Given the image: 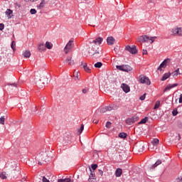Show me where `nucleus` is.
Masks as SVG:
<instances>
[{"label":"nucleus","mask_w":182,"mask_h":182,"mask_svg":"<svg viewBox=\"0 0 182 182\" xmlns=\"http://www.w3.org/2000/svg\"><path fill=\"white\" fill-rule=\"evenodd\" d=\"M88 53L92 56V59H99L103 56V50L97 45H92Z\"/></svg>","instance_id":"nucleus-1"},{"label":"nucleus","mask_w":182,"mask_h":182,"mask_svg":"<svg viewBox=\"0 0 182 182\" xmlns=\"http://www.w3.org/2000/svg\"><path fill=\"white\" fill-rule=\"evenodd\" d=\"M156 39H157V37L156 36L150 38L146 35H144L138 38V42L144 43V42H149V41H151V43H153V42H154Z\"/></svg>","instance_id":"nucleus-2"},{"label":"nucleus","mask_w":182,"mask_h":182,"mask_svg":"<svg viewBox=\"0 0 182 182\" xmlns=\"http://www.w3.org/2000/svg\"><path fill=\"white\" fill-rule=\"evenodd\" d=\"M139 83H142L143 85H147V86H150V85L151 84V82H150V79L149 78V77H146L144 75H139Z\"/></svg>","instance_id":"nucleus-3"},{"label":"nucleus","mask_w":182,"mask_h":182,"mask_svg":"<svg viewBox=\"0 0 182 182\" xmlns=\"http://www.w3.org/2000/svg\"><path fill=\"white\" fill-rule=\"evenodd\" d=\"M116 68L118 70H121L122 72L129 73L133 70V68L129 65H116Z\"/></svg>","instance_id":"nucleus-4"},{"label":"nucleus","mask_w":182,"mask_h":182,"mask_svg":"<svg viewBox=\"0 0 182 182\" xmlns=\"http://www.w3.org/2000/svg\"><path fill=\"white\" fill-rule=\"evenodd\" d=\"M139 120V116L137 115H134L131 118H127L126 119V123L127 124H129V126H132V124L136 123Z\"/></svg>","instance_id":"nucleus-5"},{"label":"nucleus","mask_w":182,"mask_h":182,"mask_svg":"<svg viewBox=\"0 0 182 182\" xmlns=\"http://www.w3.org/2000/svg\"><path fill=\"white\" fill-rule=\"evenodd\" d=\"M171 60L170 58H166L159 66L158 70H163L162 69H166L167 68V65L170 63Z\"/></svg>","instance_id":"nucleus-6"},{"label":"nucleus","mask_w":182,"mask_h":182,"mask_svg":"<svg viewBox=\"0 0 182 182\" xmlns=\"http://www.w3.org/2000/svg\"><path fill=\"white\" fill-rule=\"evenodd\" d=\"M38 159L40 160H42L43 161H46L48 160V152L46 151H41L39 153V154L37 156Z\"/></svg>","instance_id":"nucleus-7"},{"label":"nucleus","mask_w":182,"mask_h":182,"mask_svg":"<svg viewBox=\"0 0 182 182\" xmlns=\"http://www.w3.org/2000/svg\"><path fill=\"white\" fill-rule=\"evenodd\" d=\"M102 42H103V38L98 37L95 40L90 41V43L92 45H97V46H100V45H102Z\"/></svg>","instance_id":"nucleus-8"},{"label":"nucleus","mask_w":182,"mask_h":182,"mask_svg":"<svg viewBox=\"0 0 182 182\" xmlns=\"http://www.w3.org/2000/svg\"><path fill=\"white\" fill-rule=\"evenodd\" d=\"M125 50H127L132 55H136V53H137V49L136 48L135 46H134L132 47H130V46H127L125 47Z\"/></svg>","instance_id":"nucleus-9"},{"label":"nucleus","mask_w":182,"mask_h":182,"mask_svg":"<svg viewBox=\"0 0 182 182\" xmlns=\"http://www.w3.org/2000/svg\"><path fill=\"white\" fill-rule=\"evenodd\" d=\"M72 48H73V41L70 40L64 48L65 53H69V51L70 49H72Z\"/></svg>","instance_id":"nucleus-10"},{"label":"nucleus","mask_w":182,"mask_h":182,"mask_svg":"<svg viewBox=\"0 0 182 182\" xmlns=\"http://www.w3.org/2000/svg\"><path fill=\"white\" fill-rule=\"evenodd\" d=\"M177 86H178V84L177 83L169 84L166 85V87L164 90V92H168V90H171V89H173V87H177Z\"/></svg>","instance_id":"nucleus-11"},{"label":"nucleus","mask_w":182,"mask_h":182,"mask_svg":"<svg viewBox=\"0 0 182 182\" xmlns=\"http://www.w3.org/2000/svg\"><path fill=\"white\" fill-rule=\"evenodd\" d=\"M171 32L173 35H178V36H181V28H172Z\"/></svg>","instance_id":"nucleus-12"},{"label":"nucleus","mask_w":182,"mask_h":182,"mask_svg":"<svg viewBox=\"0 0 182 182\" xmlns=\"http://www.w3.org/2000/svg\"><path fill=\"white\" fill-rule=\"evenodd\" d=\"M121 88L125 93H129V92H130V87L127 84L122 83L121 85Z\"/></svg>","instance_id":"nucleus-13"},{"label":"nucleus","mask_w":182,"mask_h":182,"mask_svg":"<svg viewBox=\"0 0 182 182\" xmlns=\"http://www.w3.org/2000/svg\"><path fill=\"white\" fill-rule=\"evenodd\" d=\"M115 41L116 40L114 39V38H113V36H110L107 38V45L112 46V45H114Z\"/></svg>","instance_id":"nucleus-14"},{"label":"nucleus","mask_w":182,"mask_h":182,"mask_svg":"<svg viewBox=\"0 0 182 182\" xmlns=\"http://www.w3.org/2000/svg\"><path fill=\"white\" fill-rule=\"evenodd\" d=\"M14 11L11 10L10 9H7L6 11V15L8 18V19H11L13 16Z\"/></svg>","instance_id":"nucleus-15"},{"label":"nucleus","mask_w":182,"mask_h":182,"mask_svg":"<svg viewBox=\"0 0 182 182\" xmlns=\"http://www.w3.org/2000/svg\"><path fill=\"white\" fill-rule=\"evenodd\" d=\"M65 62L66 63H68V65H70V66L75 65V61L72 60V57L70 56L67 57Z\"/></svg>","instance_id":"nucleus-16"},{"label":"nucleus","mask_w":182,"mask_h":182,"mask_svg":"<svg viewBox=\"0 0 182 182\" xmlns=\"http://www.w3.org/2000/svg\"><path fill=\"white\" fill-rule=\"evenodd\" d=\"M171 76V73H166L164 74L163 77L161 79V82H164V80H167V79H168V77H170Z\"/></svg>","instance_id":"nucleus-17"},{"label":"nucleus","mask_w":182,"mask_h":182,"mask_svg":"<svg viewBox=\"0 0 182 182\" xmlns=\"http://www.w3.org/2000/svg\"><path fill=\"white\" fill-rule=\"evenodd\" d=\"M182 106L178 107L177 108L174 109L172 111L173 116H176V114H178L180 113V110H181Z\"/></svg>","instance_id":"nucleus-18"},{"label":"nucleus","mask_w":182,"mask_h":182,"mask_svg":"<svg viewBox=\"0 0 182 182\" xmlns=\"http://www.w3.org/2000/svg\"><path fill=\"white\" fill-rule=\"evenodd\" d=\"M123 173V170L120 168H117L115 171V176L116 177H121L122 174Z\"/></svg>","instance_id":"nucleus-19"},{"label":"nucleus","mask_w":182,"mask_h":182,"mask_svg":"<svg viewBox=\"0 0 182 182\" xmlns=\"http://www.w3.org/2000/svg\"><path fill=\"white\" fill-rule=\"evenodd\" d=\"M38 50L40 52H43L45 50H46V48L45 46V43H41L38 46Z\"/></svg>","instance_id":"nucleus-20"},{"label":"nucleus","mask_w":182,"mask_h":182,"mask_svg":"<svg viewBox=\"0 0 182 182\" xmlns=\"http://www.w3.org/2000/svg\"><path fill=\"white\" fill-rule=\"evenodd\" d=\"M107 109V112H110L111 110H116L117 109V107L116 105H109L105 107Z\"/></svg>","instance_id":"nucleus-21"},{"label":"nucleus","mask_w":182,"mask_h":182,"mask_svg":"<svg viewBox=\"0 0 182 182\" xmlns=\"http://www.w3.org/2000/svg\"><path fill=\"white\" fill-rule=\"evenodd\" d=\"M147 122H149V117H145L139 122V124H146Z\"/></svg>","instance_id":"nucleus-22"},{"label":"nucleus","mask_w":182,"mask_h":182,"mask_svg":"<svg viewBox=\"0 0 182 182\" xmlns=\"http://www.w3.org/2000/svg\"><path fill=\"white\" fill-rule=\"evenodd\" d=\"M89 170L90 171V174L89 178L95 179V178L96 177V175L95 173V171H92V168H89Z\"/></svg>","instance_id":"nucleus-23"},{"label":"nucleus","mask_w":182,"mask_h":182,"mask_svg":"<svg viewBox=\"0 0 182 182\" xmlns=\"http://www.w3.org/2000/svg\"><path fill=\"white\" fill-rule=\"evenodd\" d=\"M53 47V44H52V43L47 41L46 43V48H47V49H52V48Z\"/></svg>","instance_id":"nucleus-24"},{"label":"nucleus","mask_w":182,"mask_h":182,"mask_svg":"<svg viewBox=\"0 0 182 182\" xmlns=\"http://www.w3.org/2000/svg\"><path fill=\"white\" fill-rule=\"evenodd\" d=\"M23 55L24 58H31V51L29 50H26L23 53Z\"/></svg>","instance_id":"nucleus-25"},{"label":"nucleus","mask_w":182,"mask_h":182,"mask_svg":"<svg viewBox=\"0 0 182 182\" xmlns=\"http://www.w3.org/2000/svg\"><path fill=\"white\" fill-rule=\"evenodd\" d=\"M95 68H97V69H100L102 66H103V63L102 62H97L94 65Z\"/></svg>","instance_id":"nucleus-26"},{"label":"nucleus","mask_w":182,"mask_h":182,"mask_svg":"<svg viewBox=\"0 0 182 182\" xmlns=\"http://www.w3.org/2000/svg\"><path fill=\"white\" fill-rule=\"evenodd\" d=\"M85 129V125L82 124L80 129H78L77 134L79 136L80 134H82V132Z\"/></svg>","instance_id":"nucleus-27"},{"label":"nucleus","mask_w":182,"mask_h":182,"mask_svg":"<svg viewBox=\"0 0 182 182\" xmlns=\"http://www.w3.org/2000/svg\"><path fill=\"white\" fill-rule=\"evenodd\" d=\"M159 143H160V141L159 140V139H154L151 141V144H153V146H157Z\"/></svg>","instance_id":"nucleus-28"},{"label":"nucleus","mask_w":182,"mask_h":182,"mask_svg":"<svg viewBox=\"0 0 182 182\" xmlns=\"http://www.w3.org/2000/svg\"><path fill=\"white\" fill-rule=\"evenodd\" d=\"M0 178L2 179V180H6L7 177H6V172H1L0 173Z\"/></svg>","instance_id":"nucleus-29"},{"label":"nucleus","mask_w":182,"mask_h":182,"mask_svg":"<svg viewBox=\"0 0 182 182\" xmlns=\"http://www.w3.org/2000/svg\"><path fill=\"white\" fill-rule=\"evenodd\" d=\"M83 69L85 70L87 73H90V68L87 67V64L85 63L83 65Z\"/></svg>","instance_id":"nucleus-30"},{"label":"nucleus","mask_w":182,"mask_h":182,"mask_svg":"<svg viewBox=\"0 0 182 182\" xmlns=\"http://www.w3.org/2000/svg\"><path fill=\"white\" fill-rule=\"evenodd\" d=\"M119 137H120V139H126V137H127V134L121 132L119 134Z\"/></svg>","instance_id":"nucleus-31"},{"label":"nucleus","mask_w":182,"mask_h":182,"mask_svg":"<svg viewBox=\"0 0 182 182\" xmlns=\"http://www.w3.org/2000/svg\"><path fill=\"white\" fill-rule=\"evenodd\" d=\"M11 47V49H13L14 52H15V50H16V43H15V41H12Z\"/></svg>","instance_id":"nucleus-32"},{"label":"nucleus","mask_w":182,"mask_h":182,"mask_svg":"<svg viewBox=\"0 0 182 182\" xmlns=\"http://www.w3.org/2000/svg\"><path fill=\"white\" fill-rule=\"evenodd\" d=\"M75 75H74V79L75 80H80V78H79V72L75 71Z\"/></svg>","instance_id":"nucleus-33"},{"label":"nucleus","mask_w":182,"mask_h":182,"mask_svg":"<svg viewBox=\"0 0 182 182\" xmlns=\"http://www.w3.org/2000/svg\"><path fill=\"white\" fill-rule=\"evenodd\" d=\"M159 107H160V101H156L154 109L156 110V109H159Z\"/></svg>","instance_id":"nucleus-34"},{"label":"nucleus","mask_w":182,"mask_h":182,"mask_svg":"<svg viewBox=\"0 0 182 182\" xmlns=\"http://www.w3.org/2000/svg\"><path fill=\"white\" fill-rule=\"evenodd\" d=\"M100 113H106V112H107V109L106 108V107H103L100 108Z\"/></svg>","instance_id":"nucleus-35"},{"label":"nucleus","mask_w":182,"mask_h":182,"mask_svg":"<svg viewBox=\"0 0 182 182\" xmlns=\"http://www.w3.org/2000/svg\"><path fill=\"white\" fill-rule=\"evenodd\" d=\"M45 6V0H42V1L40 3L38 8L40 9H42Z\"/></svg>","instance_id":"nucleus-36"},{"label":"nucleus","mask_w":182,"mask_h":182,"mask_svg":"<svg viewBox=\"0 0 182 182\" xmlns=\"http://www.w3.org/2000/svg\"><path fill=\"white\" fill-rule=\"evenodd\" d=\"M0 124H5V117H0Z\"/></svg>","instance_id":"nucleus-37"},{"label":"nucleus","mask_w":182,"mask_h":182,"mask_svg":"<svg viewBox=\"0 0 182 182\" xmlns=\"http://www.w3.org/2000/svg\"><path fill=\"white\" fill-rule=\"evenodd\" d=\"M161 164V160H158L154 165L153 167H157V166Z\"/></svg>","instance_id":"nucleus-38"},{"label":"nucleus","mask_w":182,"mask_h":182,"mask_svg":"<svg viewBox=\"0 0 182 182\" xmlns=\"http://www.w3.org/2000/svg\"><path fill=\"white\" fill-rule=\"evenodd\" d=\"M91 168L93 170V171H95V170H96V168H97V164H92Z\"/></svg>","instance_id":"nucleus-39"},{"label":"nucleus","mask_w":182,"mask_h":182,"mask_svg":"<svg viewBox=\"0 0 182 182\" xmlns=\"http://www.w3.org/2000/svg\"><path fill=\"white\" fill-rule=\"evenodd\" d=\"M111 126H112V122H107L106 125H105V127H107V129H110Z\"/></svg>","instance_id":"nucleus-40"},{"label":"nucleus","mask_w":182,"mask_h":182,"mask_svg":"<svg viewBox=\"0 0 182 182\" xmlns=\"http://www.w3.org/2000/svg\"><path fill=\"white\" fill-rule=\"evenodd\" d=\"M30 13L31 14V15H35L36 14V9H31L30 10Z\"/></svg>","instance_id":"nucleus-41"},{"label":"nucleus","mask_w":182,"mask_h":182,"mask_svg":"<svg viewBox=\"0 0 182 182\" xmlns=\"http://www.w3.org/2000/svg\"><path fill=\"white\" fill-rule=\"evenodd\" d=\"M173 77H176V76H178V75H180V73H176V71H173L172 73H171Z\"/></svg>","instance_id":"nucleus-42"},{"label":"nucleus","mask_w":182,"mask_h":182,"mask_svg":"<svg viewBox=\"0 0 182 182\" xmlns=\"http://www.w3.org/2000/svg\"><path fill=\"white\" fill-rule=\"evenodd\" d=\"M5 28V25L4 23H0V31H4Z\"/></svg>","instance_id":"nucleus-43"},{"label":"nucleus","mask_w":182,"mask_h":182,"mask_svg":"<svg viewBox=\"0 0 182 182\" xmlns=\"http://www.w3.org/2000/svg\"><path fill=\"white\" fill-rule=\"evenodd\" d=\"M144 99H146V94H144L139 97V100H144Z\"/></svg>","instance_id":"nucleus-44"},{"label":"nucleus","mask_w":182,"mask_h":182,"mask_svg":"<svg viewBox=\"0 0 182 182\" xmlns=\"http://www.w3.org/2000/svg\"><path fill=\"white\" fill-rule=\"evenodd\" d=\"M176 182H182V176L176 178Z\"/></svg>","instance_id":"nucleus-45"},{"label":"nucleus","mask_w":182,"mask_h":182,"mask_svg":"<svg viewBox=\"0 0 182 182\" xmlns=\"http://www.w3.org/2000/svg\"><path fill=\"white\" fill-rule=\"evenodd\" d=\"M68 181V178L65 179H58V182H66Z\"/></svg>","instance_id":"nucleus-46"},{"label":"nucleus","mask_w":182,"mask_h":182,"mask_svg":"<svg viewBox=\"0 0 182 182\" xmlns=\"http://www.w3.org/2000/svg\"><path fill=\"white\" fill-rule=\"evenodd\" d=\"M43 182H49V180H48V178H46V177L43 176Z\"/></svg>","instance_id":"nucleus-47"},{"label":"nucleus","mask_w":182,"mask_h":182,"mask_svg":"<svg viewBox=\"0 0 182 182\" xmlns=\"http://www.w3.org/2000/svg\"><path fill=\"white\" fill-rule=\"evenodd\" d=\"M92 123H95V124H97L99 123V120H97V119H94V120L92 121Z\"/></svg>","instance_id":"nucleus-48"},{"label":"nucleus","mask_w":182,"mask_h":182,"mask_svg":"<svg viewBox=\"0 0 182 182\" xmlns=\"http://www.w3.org/2000/svg\"><path fill=\"white\" fill-rule=\"evenodd\" d=\"M98 173H99V174H100L101 176H103V171L99 169V170H98Z\"/></svg>","instance_id":"nucleus-49"},{"label":"nucleus","mask_w":182,"mask_h":182,"mask_svg":"<svg viewBox=\"0 0 182 182\" xmlns=\"http://www.w3.org/2000/svg\"><path fill=\"white\" fill-rule=\"evenodd\" d=\"M9 85L14 86V87H16V83L9 84Z\"/></svg>","instance_id":"nucleus-50"},{"label":"nucleus","mask_w":182,"mask_h":182,"mask_svg":"<svg viewBox=\"0 0 182 182\" xmlns=\"http://www.w3.org/2000/svg\"><path fill=\"white\" fill-rule=\"evenodd\" d=\"M179 103H182V94L180 95Z\"/></svg>","instance_id":"nucleus-51"},{"label":"nucleus","mask_w":182,"mask_h":182,"mask_svg":"<svg viewBox=\"0 0 182 182\" xmlns=\"http://www.w3.org/2000/svg\"><path fill=\"white\" fill-rule=\"evenodd\" d=\"M82 93H84V94L87 93V90L83 89V90H82Z\"/></svg>","instance_id":"nucleus-52"},{"label":"nucleus","mask_w":182,"mask_h":182,"mask_svg":"<svg viewBox=\"0 0 182 182\" xmlns=\"http://www.w3.org/2000/svg\"><path fill=\"white\" fill-rule=\"evenodd\" d=\"M93 180L94 179L92 178H89L88 181L89 182H95Z\"/></svg>","instance_id":"nucleus-53"},{"label":"nucleus","mask_w":182,"mask_h":182,"mask_svg":"<svg viewBox=\"0 0 182 182\" xmlns=\"http://www.w3.org/2000/svg\"><path fill=\"white\" fill-rule=\"evenodd\" d=\"M176 73H180L178 72H180V68H177L175 71Z\"/></svg>","instance_id":"nucleus-54"},{"label":"nucleus","mask_w":182,"mask_h":182,"mask_svg":"<svg viewBox=\"0 0 182 182\" xmlns=\"http://www.w3.org/2000/svg\"><path fill=\"white\" fill-rule=\"evenodd\" d=\"M143 55H147V50H144L143 51Z\"/></svg>","instance_id":"nucleus-55"},{"label":"nucleus","mask_w":182,"mask_h":182,"mask_svg":"<svg viewBox=\"0 0 182 182\" xmlns=\"http://www.w3.org/2000/svg\"><path fill=\"white\" fill-rule=\"evenodd\" d=\"M66 182H72V180H70V178H67Z\"/></svg>","instance_id":"nucleus-56"},{"label":"nucleus","mask_w":182,"mask_h":182,"mask_svg":"<svg viewBox=\"0 0 182 182\" xmlns=\"http://www.w3.org/2000/svg\"><path fill=\"white\" fill-rule=\"evenodd\" d=\"M25 2H29V1H32L33 2L35 1V0H24Z\"/></svg>","instance_id":"nucleus-57"},{"label":"nucleus","mask_w":182,"mask_h":182,"mask_svg":"<svg viewBox=\"0 0 182 182\" xmlns=\"http://www.w3.org/2000/svg\"><path fill=\"white\" fill-rule=\"evenodd\" d=\"M114 52H117V48H114Z\"/></svg>","instance_id":"nucleus-58"},{"label":"nucleus","mask_w":182,"mask_h":182,"mask_svg":"<svg viewBox=\"0 0 182 182\" xmlns=\"http://www.w3.org/2000/svg\"><path fill=\"white\" fill-rule=\"evenodd\" d=\"M38 164H40L41 166H42V163H41V161H38Z\"/></svg>","instance_id":"nucleus-59"},{"label":"nucleus","mask_w":182,"mask_h":182,"mask_svg":"<svg viewBox=\"0 0 182 182\" xmlns=\"http://www.w3.org/2000/svg\"><path fill=\"white\" fill-rule=\"evenodd\" d=\"M81 66H83V62L81 63Z\"/></svg>","instance_id":"nucleus-60"},{"label":"nucleus","mask_w":182,"mask_h":182,"mask_svg":"<svg viewBox=\"0 0 182 182\" xmlns=\"http://www.w3.org/2000/svg\"><path fill=\"white\" fill-rule=\"evenodd\" d=\"M17 5V6H18V7H20L21 6H19V4H16Z\"/></svg>","instance_id":"nucleus-61"},{"label":"nucleus","mask_w":182,"mask_h":182,"mask_svg":"<svg viewBox=\"0 0 182 182\" xmlns=\"http://www.w3.org/2000/svg\"><path fill=\"white\" fill-rule=\"evenodd\" d=\"M34 1H38V0H34Z\"/></svg>","instance_id":"nucleus-62"}]
</instances>
